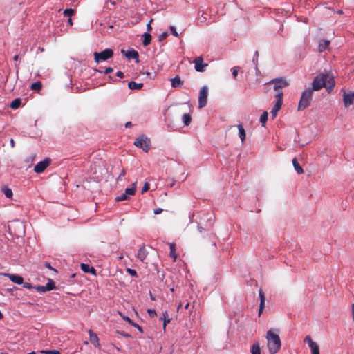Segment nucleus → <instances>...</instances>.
Returning a JSON list of instances; mask_svg holds the SVG:
<instances>
[{"instance_id":"obj_1","label":"nucleus","mask_w":354,"mask_h":354,"mask_svg":"<svg viewBox=\"0 0 354 354\" xmlns=\"http://www.w3.org/2000/svg\"><path fill=\"white\" fill-rule=\"evenodd\" d=\"M335 84L334 75L330 72H326L317 75L313 81V89L305 90L301 95L298 109L304 110L307 108L312 100L313 92L326 88L328 92H330Z\"/></svg>"},{"instance_id":"obj_2","label":"nucleus","mask_w":354,"mask_h":354,"mask_svg":"<svg viewBox=\"0 0 354 354\" xmlns=\"http://www.w3.org/2000/svg\"><path fill=\"white\" fill-rule=\"evenodd\" d=\"M266 339L268 348L270 354L277 353L281 348V339L278 334L274 333L272 330L267 332Z\"/></svg>"},{"instance_id":"obj_3","label":"nucleus","mask_w":354,"mask_h":354,"mask_svg":"<svg viewBox=\"0 0 354 354\" xmlns=\"http://www.w3.org/2000/svg\"><path fill=\"white\" fill-rule=\"evenodd\" d=\"M94 59L96 63H99L101 61H106L113 55V51L110 48H106L102 52H95Z\"/></svg>"},{"instance_id":"obj_4","label":"nucleus","mask_w":354,"mask_h":354,"mask_svg":"<svg viewBox=\"0 0 354 354\" xmlns=\"http://www.w3.org/2000/svg\"><path fill=\"white\" fill-rule=\"evenodd\" d=\"M134 145L137 147L141 148L144 151L147 152L150 149L151 143L149 139L142 135L135 140Z\"/></svg>"},{"instance_id":"obj_5","label":"nucleus","mask_w":354,"mask_h":354,"mask_svg":"<svg viewBox=\"0 0 354 354\" xmlns=\"http://www.w3.org/2000/svg\"><path fill=\"white\" fill-rule=\"evenodd\" d=\"M276 102L271 111L272 118L274 119L277 115L278 111L281 108L283 104V92L280 91L275 95Z\"/></svg>"},{"instance_id":"obj_6","label":"nucleus","mask_w":354,"mask_h":354,"mask_svg":"<svg viewBox=\"0 0 354 354\" xmlns=\"http://www.w3.org/2000/svg\"><path fill=\"white\" fill-rule=\"evenodd\" d=\"M208 97V87L203 86L199 92L198 96V107L200 109L205 107L207 105Z\"/></svg>"},{"instance_id":"obj_7","label":"nucleus","mask_w":354,"mask_h":354,"mask_svg":"<svg viewBox=\"0 0 354 354\" xmlns=\"http://www.w3.org/2000/svg\"><path fill=\"white\" fill-rule=\"evenodd\" d=\"M136 183L137 182H134L132 185V187L127 188L124 193L116 197L115 200L118 201L129 200L130 198L129 196H133L136 193Z\"/></svg>"},{"instance_id":"obj_8","label":"nucleus","mask_w":354,"mask_h":354,"mask_svg":"<svg viewBox=\"0 0 354 354\" xmlns=\"http://www.w3.org/2000/svg\"><path fill=\"white\" fill-rule=\"evenodd\" d=\"M51 160L49 158L38 162L34 167L35 172L37 174L42 173L50 164Z\"/></svg>"},{"instance_id":"obj_9","label":"nucleus","mask_w":354,"mask_h":354,"mask_svg":"<svg viewBox=\"0 0 354 354\" xmlns=\"http://www.w3.org/2000/svg\"><path fill=\"white\" fill-rule=\"evenodd\" d=\"M269 84H274V89L277 91V93L280 92V89L284 88L288 85V82L282 79H274L269 82Z\"/></svg>"},{"instance_id":"obj_10","label":"nucleus","mask_w":354,"mask_h":354,"mask_svg":"<svg viewBox=\"0 0 354 354\" xmlns=\"http://www.w3.org/2000/svg\"><path fill=\"white\" fill-rule=\"evenodd\" d=\"M194 64V68L198 72H203L205 68L208 66L207 64L203 63V59L202 57H197L193 61Z\"/></svg>"},{"instance_id":"obj_11","label":"nucleus","mask_w":354,"mask_h":354,"mask_svg":"<svg viewBox=\"0 0 354 354\" xmlns=\"http://www.w3.org/2000/svg\"><path fill=\"white\" fill-rule=\"evenodd\" d=\"M343 101L345 107H348L350 105L353 104L354 102V92H344Z\"/></svg>"},{"instance_id":"obj_12","label":"nucleus","mask_w":354,"mask_h":354,"mask_svg":"<svg viewBox=\"0 0 354 354\" xmlns=\"http://www.w3.org/2000/svg\"><path fill=\"white\" fill-rule=\"evenodd\" d=\"M259 299H260L259 316H260L265 308V301H266L264 292H263V290L261 289H260L259 291Z\"/></svg>"},{"instance_id":"obj_13","label":"nucleus","mask_w":354,"mask_h":354,"mask_svg":"<svg viewBox=\"0 0 354 354\" xmlns=\"http://www.w3.org/2000/svg\"><path fill=\"white\" fill-rule=\"evenodd\" d=\"M122 53L124 54L125 56L129 59H138V52L133 49L129 50L127 52L124 50H122Z\"/></svg>"},{"instance_id":"obj_14","label":"nucleus","mask_w":354,"mask_h":354,"mask_svg":"<svg viewBox=\"0 0 354 354\" xmlns=\"http://www.w3.org/2000/svg\"><path fill=\"white\" fill-rule=\"evenodd\" d=\"M6 276H8V278L10 279V281L15 283H17V284H22L23 283L24 279L19 275L12 274H7Z\"/></svg>"},{"instance_id":"obj_15","label":"nucleus","mask_w":354,"mask_h":354,"mask_svg":"<svg viewBox=\"0 0 354 354\" xmlns=\"http://www.w3.org/2000/svg\"><path fill=\"white\" fill-rule=\"evenodd\" d=\"M171 86L173 88L181 87L183 84V82L180 80L179 76L176 75L175 77L171 80Z\"/></svg>"},{"instance_id":"obj_16","label":"nucleus","mask_w":354,"mask_h":354,"mask_svg":"<svg viewBox=\"0 0 354 354\" xmlns=\"http://www.w3.org/2000/svg\"><path fill=\"white\" fill-rule=\"evenodd\" d=\"M147 254L148 252L146 250L145 248L142 247L139 249L137 257L141 261H144Z\"/></svg>"},{"instance_id":"obj_17","label":"nucleus","mask_w":354,"mask_h":354,"mask_svg":"<svg viewBox=\"0 0 354 354\" xmlns=\"http://www.w3.org/2000/svg\"><path fill=\"white\" fill-rule=\"evenodd\" d=\"M330 45L329 40H320L319 42L318 50L319 52L324 51Z\"/></svg>"},{"instance_id":"obj_18","label":"nucleus","mask_w":354,"mask_h":354,"mask_svg":"<svg viewBox=\"0 0 354 354\" xmlns=\"http://www.w3.org/2000/svg\"><path fill=\"white\" fill-rule=\"evenodd\" d=\"M142 83H136V82L131 81L129 82L128 87L131 90H140L142 88Z\"/></svg>"},{"instance_id":"obj_19","label":"nucleus","mask_w":354,"mask_h":354,"mask_svg":"<svg viewBox=\"0 0 354 354\" xmlns=\"http://www.w3.org/2000/svg\"><path fill=\"white\" fill-rule=\"evenodd\" d=\"M89 336H90V342L94 344L95 346H99L98 344V337L97 334L92 332V330H89Z\"/></svg>"},{"instance_id":"obj_20","label":"nucleus","mask_w":354,"mask_h":354,"mask_svg":"<svg viewBox=\"0 0 354 354\" xmlns=\"http://www.w3.org/2000/svg\"><path fill=\"white\" fill-rule=\"evenodd\" d=\"M292 165H293V167L295 169V171L299 174H301L304 173V169H302V167H301V165L299 164V162H297L296 158H293L292 160Z\"/></svg>"},{"instance_id":"obj_21","label":"nucleus","mask_w":354,"mask_h":354,"mask_svg":"<svg viewBox=\"0 0 354 354\" xmlns=\"http://www.w3.org/2000/svg\"><path fill=\"white\" fill-rule=\"evenodd\" d=\"M142 37H143V41H142L143 46H147L149 45L151 43V35L148 32H145L142 35Z\"/></svg>"},{"instance_id":"obj_22","label":"nucleus","mask_w":354,"mask_h":354,"mask_svg":"<svg viewBox=\"0 0 354 354\" xmlns=\"http://www.w3.org/2000/svg\"><path fill=\"white\" fill-rule=\"evenodd\" d=\"M239 129V136L242 142H243L245 140V131L242 126V124H239L238 126Z\"/></svg>"},{"instance_id":"obj_23","label":"nucleus","mask_w":354,"mask_h":354,"mask_svg":"<svg viewBox=\"0 0 354 354\" xmlns=\"http://www.w3.org/2000/svg\"><path fill=\"white\" fill-rule=\"evenodd\" d=\"M81 269L85 273H95V270L93 268H90V266L88 264L82 263Z\"/></svg>"},{"instance_id":"obj_24","label":"nucleus","mask_w":354,"mask_h":354,"mask_svg":"<svg viewBox=\"0 0 354 354\" xmlns=\"http://www.w3.org/2000/svg\"><path fill=\"white\" fill-rule=\"evenodd\" d=\"M123 319L127 321L129 324L136 328L140 333H143L142 327H140L138 324L133 322L129 317H123Z\"/></svg>"},{"instance_id":"obj_25","label":"nucleus","mask_w":354,"mask_h":354,"mask_svg":"<svg viewBox=\"0 0 354 354\" xmlns=\"http://www.w3.org/2000/svg\"><path fill=\"white\" fill-rule=\"evenodd\" d=\"M252 354H261V348L258 342L254 343L251 348Z\"/></svg>"},{"instance_id":"obj_26","label":"nucleus","mask_w":354,"mask_h":354,"mask_svg":"<svg viewBox=\"0 0 354 354\" xmlns=\"http://www.w3.org/2000/svg\"><path fill=\"white\" fill-rule=\"evenodd\" d=\"M1 191L7 198H12L13 194H12V191L11 190V189H10L7 187H2Z\"/></svg>"},{"instance_id":"obj_27","label":"nucleus","mask_w":354,"mask_h":354,"mask_svg":"<svg viewBox=\"0 0 354 354\" xmlns=\"http://www.w3.org/2000/svg\"><path fill=\"white\" fill-rule=\"evenodd\" d=\"M21 103V100L19 98L15 99L10 104V107L13 109H18Z\"/></svg>"},{"instance_id":"obj_28","label":"nucleus","mask_w":354,"mask_h":354,"mask_svg":"<svg viewBox=\"0 0 354 354\" xmlns=\"http://www.w3.org/2000/svg\"><path fill=\"white\" fill-rule=\"evenodd\" d=\"M268 111H264L263 113V114L261 115L260 122L261 123L263 127L266 126V122L268 120Z\"/></svg>"},{"instance_id":"obj_29","label":"nucleus","mask_w":354,"mask_h":354,"mask_svg":"<svg viewBox=\"0 0 354 354\" xmlns=\"http://www.w3.org/2000/svg\"><path fill=\"white\" fill-rule=\"evenodd\" d=\"M45 286L48 291L54 290L56 288L53 280L50 279H48V283Z\"/></svg>"},{"instance_id":"obj_30","label":"nucleus","mask_w":354,"mask_h":354,"mask_svg":"<svg viewBox=\"0 0 354 354\" xmlns=\"http://www.w3.org/2000/svg\"><path fill=\"white\" fill-rule=\"evenodd\" d=\"M183 122L185 125L188 126L192 120V118L189 114L185 113L183 115Z\"/></svg>"},{"instance_id":"obj_31","label":"nucleus","mask_w":354,"mask_h":354,"mask_svg":"<svg viewBox=\"0 0 354 354\" xmlns=\"http://www.w3.org/2000/svg\"><path fill=\"white\" fill-rule=\"evenodd\" d=\"M169 248H170V257L171 258H173L174 260L175 261L177 257L176 254L175 244L171 243L169 245Z\"/></svg>"},{"instance_id":"obj_32","label":"nucleus","mask_w":354,"mask_h":354,"mask_svg":"<svg viewBox=\"0 0 354 354\" xmlns=\"http://www.w3.org/2000/svg\"><path fill=\"white\" fill-rule=\"evenodd\" d=\"M60 354V351L58 350H46L40 351L38 354Z\"/></svg>"},{"instance_id":"obj_33","label":"nucleus","mask_w":354,"mask_h":354,"mask_svg":"<svg viewBox=\"0 0 354 354\" xmlns=\"http://www.w3.org/2000/svg\"><path fill=\"white\" fill-rule=\"evenodd\" d=\"M310 348L311 349L312 354H319V347L317 343L310 346Z\"/></svg>"},{"instance_id":"obj_34","label":"nucleus","mask_w":354,"mask_h":354,"mask_svg":"<svg viewBox=\"0 0 354 354\" xmlns=\"http://www.w3.org/2000/svg\"><path fill=\"white\" fill-rule=\"evenodd\" d=\"M304 342L305 343H307L308 344L309 347L316 344V342H315L312 340L310 336H309V335H307L305 337Z\"/></svg>"},{"instance_id":"obj_35","label":"nucleus","mask_w":354,"mask_h":354,"mask_svg":"<svg viewBox=\"0 0 354 354\" xmlns=\"http://www.w3.org/2000/svg\"><path fill=\"white\" fill-rule=\"evenodd\" d=\"M75 13V10L72 8H68L64 10V15L65 17H71Z\"/></svg>"},{"instance_id":"obj_36","label":"nucleus","mask_w":354,"mask_h":354,"mask_svg":"<svg viewBox=\"0 0 354 354\" xmlns=\"http://www.w3.org/2000/svg\"><path fill=\"white\" fill-rule=\"evenodd\" d=\"M41 83L40 82H36L31 85L32 90L39 91L41 88Z\"/></svg>"},{"instance_id":"obj_37","label":"nucleus","mask_w":354,"mask_h":354,"mask_svg":"<svg viewBox=\"0 0 354 354\" xmlns=\"http://www.w3.org/2000/svg\"><path fill=\"white\" fill-rule=\"evenodd\" d=\"M35 289L39 292H45L47 290L45 286H37L35 287Z\"/></svg>"},{"instance_id":"obj_38","label":"nucleus","mask_w":354,"mask_h":354,"mask_svg":"<svg viewBox=\"0 0 354 354\" xmlns=\"http://www.w3.org/2000/svg\"><path fill=\"white\" fill-rule=\"evenodd\" d=\"M198 20H199V22H200L201 24H205V23H206V21H207V18H206V17H205V12H202V13H201V16H200V17H199Z\"/></svg>"},{"instance_id":"obj_39","label":"nucleus","mask_w":354,"mask_h":354,"mask_svg":"<svg viewBox=\"0 0 354 354\" xmlns=\"http://www.w3.org/2000/svg\"><path fill=\"white\" fill-rule=\"evenodd\" d=\"M127 272L132 277H138V274H137V272L135 270L133 269H131V268H127Z\"/></svg>"},{"instance_id":"obj_40","label":"nucleus","mask_w":354,"mask_h":354,"mask_svg":"<svg viewBox=\"0 0 354 354\" xmlns=\"http://www.w3.org/2000/svg\"><path fill=\"white\" fill-rule=\"evenodd\" d=\"M166 316H167V313L165 311L163 313V318H162L164 320V323H163L164 328L166 326L167 324L169 323V322H170V319L169 318L166 319Z\"/></svg>"},{"instance_id":"obj_41","label":"nucleus","mask_w":354,"mask_h":354,"mask_svg":"<svg viewBox=\"0 0 354 354\" xmlns=\"http://www.w3.org/2000/svg\"><path fill=\"white\" fill-rule=\"evenodd\" d=\"M169 28H170L171 34L174 36L178 37V33L177 32L176 27L174 26H171Z\"/></svg>"},{"instance_id":"obj_42","label":"nucleus","mask_w":354,"mask_h":354,"mask_svg":"<svg viewBox=\"0 0 354 354\" xmlns=\"http://www.w3.org/2000/svg\"><path fill=\"white\" fill-rule=\"evenodd\" d=\"M126 174V171L124 169H122L120 174V175L118 176V177L117 178L116 180L118 182L120 180H122V178L125 176Z\"/></svg>"},{"instance_id":"obj_43","label":"nucleus","mask_w":354,"mask_h":354,"mask_svg":"<svg viewBox=\"0 0 354 354\" xmlns=\"http://www.w3.org/2000/svg\"><path fill=\"white\" fill-rule=\"evenodd\" d=\"M167 37L168 33L167 32H164L159 36V41H161L162 40H165Z\"/></svg>"},{"instance_id":"obj_44","label":"nucleus","mask_w":354,"mask_h":354,"mask_svg":"<svg viewBox=\"0 0 354 354\" xmlns=\"http://www.w3.org/2000/svg\"><path fill=\"white\" fill-rule=\"evenodd\" d=\"M149 189V185L148 183H145L142 189V192L141 193L142 194H144L145 192H146L147 191H148Z\"/></svg>"},{"instance_id":"obj_45","label":"nucleus","mask_w":354,"mask_h":354,"mask_svg":"<svg viewBox=\"0 0 354 354\" xmlns=\"http://www.w3.org/2000/svg\"><path fill=\"white\" fill-rule=\"evenodd\" d=\"M147 312L151 317H153L156 315V312L153 309H148Z\"/></svg>"},{"instance_id":"obj_46","label":"nucleus","mask_w":354,"mask_h":354,"mask_svg":"<svg viewBox=\"0 0 354 354\" xmlns=\"http://www.w3.org/2000/svg\"><path fill=\"white\" fill-rule=\"evenodd\" d=\"M22 284H23L24 288H27V289H32V288H35V287H33V286L31 285V283H24V282H23V283H22Z\"/></svg>"},{"instance_id":"obj_47","label":"nucleus","mask_w":354,"mask_h":354,"mask_svg":"<svg viewBox=\"0 0 354 354\" xmlns=\"http://www.w3.org/2000/svg\"><path fill=\"white\" fill-rule=\"evenodd\" d=\"M44 266H45L46 268H48V269H50V270H54L55 272H57V270H56L55 269L51 267L50 264L49 263H48V262H45V263H44Z\"/></svg>"},{"instance_id":"obj_48","label":"nucleus","mask_w":354,"mask_h":354,"mask_svg":"<svg viewBox=\"0 0 354 354\" xmlns=\"http://www.w3.org/2000/svg\"><path fill=\"white\" fill-rule=\"evenodd\" d=\"M113 71V68L111 67H108L105 69V71H104V74H109L110 73H111Z\"/></svg>"},{"instance_id":"obj_49","label":"nucleus","mask_w":354,"mask_h":354,"mask_svg":"<svg viewBox=\"0 0 354 354\" xmlns=\"http://www.w3.org/2000/svg\"><path fill=\"white\" fill-rule=\"evenodd\" d=\"M153 19H151L149 21V22L148 23V24L147 25V31H151L152 30V27L151 26V23L152 22Z\"/></svg>"},{"instance_id":"obj_50","label":"nucleus","mask_w":354,"mask_h":354,"mask_svg":"<svg viewBox=\"0 0 354 354\" xmlns=\"http://www.w3.org/2000/svg\"><path fill=\"white\" fill-rule=\"evenodd\" d=\"M162 211H163V210H162V209H161V208H157V209H154V212H154V214H159L162 213Z\"/></svg>"},{"instance_id":"obj_51","label":"nucleus","mask_w":354,"mask_h":354,"mask_svg":"<svg viewBox=\"0 0 354 354\" xmlns=\"http://www.w3.org/2000/svg\"><path fill=\"white\" fill-rule=\"evenodd\" d=\"M237 74H238V70L236 67L233 68V71H232V75L234 77H236L237 76Z\"/></svg>"},{"instance_id":"obj_52","label":"nucleus","mask_w":354,"mask_h":354,"mask_svg":"<svg viewBox=\"0 0 354 354\" xmlns=\"http://www.w3.org/2000/svg\"><path fill=\"white\" fill-rule=\"evenodd\" d=\"M116 75L120 78H122L124 77V73L122 71H118Z\"/></svg>"},{"instance_id":"obj_53","label":"nucleus","mask_w":354,"mask_h":354,"mask_svg":"<svg viewBox=\"0 0 354 354\" xmlns=\"http://www.w3.org/2000/svg\"><path fill=\"white\" fill-rule=\"evenodd\" d=\"M351 313H352V318H353V321L354 322V303L352 304V310H351Z\"/></svg>"},{"instance_id":"obj_54","label":"nucleus","mask_w":354,"mask_h":354,"mask_svg":"<svg viewBox=\"0 0 354 354\" xmlns=\"http://www.w3.org/2000/svg\"><path fill=\"white\" fill-rule=\"evenodd\" d=\"M10 145H11V147H15V141H14V140H13L12 138V139H10Z\"/></svg>"},{"instance_id":"obj_55","label":"nucleus","mask_w":354,"mask_h":354,"mask_svg":"<svg viewBox=\"0 0 354 354\" xmlns=\"http://www.w3.org/2000/svg\"><path fill=\"white\" fill-rule=\"evenodd\" d=\"M132 126V123L131 122H127L126 124H125V127L127 128V127H131Z\"/></svg>"},{"instance_id":"obj_56","label":"nucleus","mask_w":354,"mask_h":354,"mask_svg":"<svg viewBox=\"0 0 354 354\" xmlns=\"http://www.w3.org/2000/svg\"><path fill=\"white\" fill-rule=\"evenodd\" d=\"M122 335L125 337H130V335L127 334V333H122Z\"/></svg>"},{"instance_id":"obj_57","label":"nucleus","mask_w":354,"mask_h":354,"mask_svg":"<svg viewBox=\"0 0 354 354\" xmlns=\"http://www.w3.org/2000/svg\"><path fill=\"white\" fill-rule=\"evenodd\" d=\"M189 303H187V304H185V306H184V308H185V309H188V308H189Z\"/></svg>"},{"instance_id":"obj_58","label":"nucleus","mask_w":354,"mask_h":354,"mask_svg":"<svg viewBox=\"0 0 354 354\" xmlns=\"http://www.w3.org/2000/svg\"><path fill=\"white\" fill-rule=\"evenodd\" d=\"M18 59H19V55H15V56L13 57V59H14L15 61H17V60H18Z\"/></svg>"},{"instance_id":"obj_59","label":"nucleus","mask_w":354,"mask_h":354,"mask_svg":"<svg viewBox=\"0 0 354 354\" xmlns=\"http://www.w3.org/2000/svg\"><path fill=\"white\" fill-rule=\"evenodd\" d=\"M68 23L71 26V25H73V22H72V20H71V18H69V19H68Z\"/></svg>"},{"instance_id":"obj_60","label":"nucleus","mask_w":354,"mask_h":354,"mask_svg":"<svg viewBox=\"0 0 354 354\" xmlns=\"http://www.w3.org/2000/svg\"><path fill=\"white\" fill-rule=\"evenodd\" d=\"M198 230H199V232H202V231H203V227H202L201 226H198Z\"/></svg>"},{"instance_id":"obj_61","label":"nucleus","mask_w":354,"mask_h":354,"mask_svg":"<svg viewBox=\"0 0 354 354\" xmlns=\"http://www.w3.org/2000/svg\"><path fill=\"white\" fill-rule=\"evenodd\" d=\"M3 319V315L1 313V312L0 311V319Z\"/></svg>"},{"instance_id":"obj_62","label":"nucleus","mask_w":354,"mask_h":354,"mask_svg":"<svg viewBox=\"0 0 354 354\" xmlns=\"http://www.w3.org/2000/svg\"><path fill=\"white\" fill-rule=\"evenodd\" d=\"M182 306V303L180 302L178 306V310H179V308Z\"/></svg>"},{"instance_id":"obj_63","label":"nucleus","mask_w":354,"mask_h":354,"mask_svg":"<svg viewBox=\"0 0 354 354\" xmlns=\"http://www.w3.org/2000/svg\"><path fill=\"white\" fill-rule=\"evenodd\" d=\"M38 353H39V352L37 353L35 351H32V352L29 353L28 354H38Z\"/></svg>"},{"instance_id":"obj_64","label":"nucleus","mask_w":354,"mask_h":354,"mask_svg":"<svg viewBox=\"0 0 354 354\" xmlns=\"http://www.w3.org/2000/svg\"><path fill=\"white\" fill-rule=\"evenodd\" d=\"M254 57H258V51L255 52Z\"/></svg>"}]
</instances>
